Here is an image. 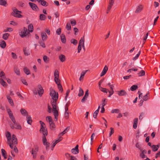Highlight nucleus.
I'll return each mask as SVG.
<instances>
[{
  "instance_id": "18",
  "label": "nucleus",
  "mask_w": 160,
  "mask_h": 160,
  "mask_svg": "<svg viewBox=\"0 0 160 160\" xmlns=\"http://www.w3.org/2000/svg\"><path fill=\"white\" fill-rule=\"evenodd\" d=\"M143 9V7L142 6V5H139L137 8V9L136 10V11H135V12L136 13H139Z\"/></svg>"
},
{
  "instance_id": "38",
  "label": "nucleus",
  "mask_w": 160,
  "mask_h": 160,
  "mask_svg": "<svg viewBox=\"0 0 160 160\" xmlns=\"http://www.w3.org/2000/svg\"><path fill=\"white\" fill-rule=\"evenodd\" d=\"M1 152L2 153V156L4 157V158L6 159L7 158V157L6 156V151L5 150L3 149H1Z\"/></svg>"
},
{
  "instance_id": "52",
  "label": "nucleus",
  "mask_w": 160,
  "mask_h": 160,
  "mask_svg": "<svg viewBox=\"0 0 160 160\" xmlns=\"http://www.w3.org/2000/svg\"><path fill=\"white\" fill-rule=\"evenodd\" d=\"M140 53H141V51H139L138 52V53L136 55V56L133 58V60H135L136 59H137L138 58L139 56L140 55Z\"/></svg>"
},
{
  "instance_id": "14",
  "label": "nucleus",
  "mask_w": 160,
  "mask_h": 160,
  "mask_svg": "<svg viewBox=\"0 0 160 160\" xmlns=\"http://www.w3.org/2000/svg\"><path fill=\"white\" fill-rule=\"evenodd\" d=\"M108 69V67L106 65L105 66L102 71L100 74V76L102 77L104 76L106 73Z\"/></svg>"
},
{
  "instance_id": "23",
  "label": "nucleus",
  "mask_w": 160,
  "mask_h": 160,
  "mask_svg": "<svg viewBox=\"0 0 160 160\" xmlns=\"http://www.w3.org/2000/svg\"><path fill=\"white\" fill-rule=\"evenodd\" d=\"M59 58L60 61L62 62H64L66 60L65 56L63 54L60 55L59 57Z\"/></svg>"
},
{
  "instance_id": "31",
  "label": "nucleus",
  "mask_w": 160,
  "mask_h": 160,
  "mask_svg": "<svg viewBox=\"0 0 160 160\" xmlns=\"http://www.w3.org/2000/svg\"><path fill=\"white\" fill-rule=\"evenodd\" d=\"M46 119L47 121L49 122V123L53 122L51 117L50 116H47L46 118Z\"/></svg>"
},
{
  "instance_id": "41",
  "label": "nucleus",
  "mask_w": 160,
  "mask_h": 160,
  "mask_svg": "<svg viewBox=\"0 0 160 160\" xmlns=\"http://www.w3.org/2000/svg\"><path fill=\"white\" fill-rule=\"evenodd\" d=\"M138 88V86L137 85H133L131 87L130 89L132 91H134L136 90Z\"/></svg>"
},
{
  "instance_id": "39",
  "label": "nucleus",
  "mask_w": 160,
  "mask_h": 160,
  "mask_svg": "<svg viewBox=\"0 0 160 160\" xmlns=\"http://www.w3.org/2000/svg\"><path fill=\"white\" fill-rule=\"evenodd\" d=\"M84 94V92L83 90L81 88H80L79 90V92L78 94V96L79 97H80L83 96Z\"/></svg>"
},
{
  "instance_id": "46",
  "label": "nucleus",
  "mask_w": 160,
  "mask_h": 160,
  "mask_svg": "<svg viewBox=\"0 0 160 160\" xmlns=\"http://www.w3.org/2000/svg\"><path fill=\"white\" fill-rule=\"evenodd\" d=\"M84 37L81 38L79 42V44L82 45L84 43Z\"/></svg>"
},
{
  "instance_id": "58",
  "label": "nucleus",
  "mask_w": 160,
  "mask_h": 160,
  "mask_svg": "<svg viewBox=\"0 0 160 160\" xmlns=\"http://www.w3.org/2000/svg\"><path fill=\"white\" fill-rule=\"evenodd\" d=\"M111 131L109 133V136L110 137L114 132V130L113 128H110Z\"/></svg>"
},
{
  "instance_id": "15",
  "label": "nucleus",
  "mask_w": 160,
  "mask_h": 160,
  "mask_svg": "<svg viewBox=\"0 0 160 160\" xmlns=\"http://www.w3.org/2000/svg\"><path fill=\"white\" fill-rule=\"evenodd\" d=\"M41 35L43 41L46 40L47 38L48 37L46 33L44 32H41Z\"/></svg>"
},
{
  "instance_id": "47",
  "label": "nucleus",
  "mask_w": 160,
  "mask_h": 160,
  "mask_svg": "<svg viewBox=\"0 0 160 160\" xmlns=\"http://www.w3.org/2000/svg\"><path fill=\"white\" fill-rule=\"evenodd\" d=\"M0 77L2 78L3 79H5L6 78V77L5 76V74L4 72L1 71V72H0Z\"/></svg>"
},
{
  "instance_id": "6",
  "label": "nucleus",
  "mask_w": 160,
  "mask_h": 160,
  "mask_svg": "<svg viewBox=\"0 0 160 160\" xmlns=\"http://www.w3.org/2000/svg\"><path fill=\"white\" fill-rule=\"evenodd\" d=\"M29 33V32L28 31L27 28L26 27L23 28V30H22L19 33L20 36L22 38L26 37Z\"/></svg>"
},
{
  "instance_id": "40",
  "label": "nucleus",
  "mask_w": 160,
  "mask_h": 160,
  "mask_svg": "<svg viewBox=\"0 0 160 160\" xmlns=\"http://www.w3.org/2000/svg\"><path fill=\"white\" fill-rule=\"evenodd\" d=\"M44 61L46 63L48 62L49 61V58L46 56H44L43 57Z\"/></svg>"
},
{
  "instance_id": "4",
  "label": "nucleus",
  "mask_w": 160,
  "mask_h": 160,
  "mask_svg": "<svg viewBox=\"0 0 160 160\" xmlns=\"http://www.w3.org/2000/svg\"><path fill=\"white\" fill-rule=\"evenodd\" d=\"M12 10L13 12L11 13V14L12 16L18 18H21L22 17V16L21 14L22 13L21 11L18 10L15 8H13Z\"/></svg>"
},
{
  "instance_id": "48",
  "label": "nucleus",
  "mask_w": 160,
  "mask_h": 160,
  "mask_svg": "<svg viewBox=\"0 0 160 160\" xmlns=\"http://www.w3.org/2000/svg\"><path fill=\"white\" fill-rule=\"evenodd\" d=\"M119 112H120V111L119 109H112L111 111V112L112 113H118Z\"/></svg>"
},
{
  "instance_id": "21",
  "label": "nucleus",
  "mask_w": 160,
  "mask_h": 160,
  "mask_svg": "<svg viewBox=\"0 0 160 160\" xmlns=\"http://www.w3.org/2000/svg\"><path fill=\"white\" fill-rule=\"evenodd\" d=\"M21 113L23 115L27 116L28 115V112L24 109L22 108L20 110Z\"/></svg>"
},
{
  "instance_id": "30",
  "label": "nucleus",
  "mask_w": 160,
  "mask_h": 160,
  "mask_svg": "<svg viewBox=\"0 0 160 160\" xmlns=\"http://www.w3.org/2000/svg\"><path fill=\"white\" fill-rule=\"evenodd\" d=\"M23 70L24 72L27 75H29L30 74V72L29 70L28 69L27 67H25L23 68Z\"/></svg>"
},
{
  "instance_id": "45",
  "label": "nucleus",
  "mask_w": 160,
  "mask_h": 160,
  "mask_svg": "<svg viewBox=\"0 0 160 160\" xmlns=\"http://www.w3.org/2000/svg\"><path fill=\"white\" fill-rule=\"evenodd\" d=\"M54 81L57 84L60 83V80L59 79V77L54 78Z\"/></svg>"
},
{
  "instance_id": "22",
  "label": "nucleus",
  "mask_w": 160,
  "mask_h": 160,
  "mask_svg": "<svg viewBox=\"0 0 160 160\" xmlns=\"http://www.w3.org/2000/svg\"><path fill=\"white\" fill-rule=\"evenodd\" d=\"M14 71L16 74L18 75H19L20 74L19 69L17 66H15L14 68Z\"/></svg>"
},
{
  "instance_id": "20",
  "label": "nucleus",
  "mask_w": 160,
  "mask_h": 160,
  "mask_svg": "<svg viewBox=\"0 0 160 160\" xmlns=\"http://www.w3.org/2000/svg\"><path fill=\"white\" fill-rule=\"evenodd\" d=\"M7 98L8 101L9 103L11 105V106H13L14 103L11 97L7 95Z\"/></svg>"
},
{
  "instance_id": "37",
  "label": "nucleus",
  "mask_w": 160,
  "mask_h": 160,
  "mask_svg": "<svg viewBox=\"0 0 160 160\" xmlns=\"http://www.w3.org/2000/svg\"><path fill=\"white\" fill-rule=\"evenodd\" d=\"M9 36V34L8 33H5L3 34L2 38L4 40H7Z\"/></svg>"
},
{
  "instance_id": "34",
  "label": "nucleus",
  "mask_w": 160,
  "mask_h": 160,
  "mask_svg": "<svg viewBox=\"0 0 160 160\" xmlns=\"http://www.w3.org/2000/svg\"><path fill=\"white\" fill-rule=\"evenodd\" d=\"M46 18V16L43 14H41L39 16V19L41 20H45Z\"/></svg>"
},
{
  "instance_id": "51",
  "label": "nucleus",
  "mask_w": 160,
  "mask_h": 160,
  "mask_svg": "<svg viewBox=\"0 0 160 160\" xmlns=\"http://www.w3.org/2000/svg\"><path fill=\"white\" fill-rule=\"evenodd\" d=\"M46 136H43L42 137V141L44 145H45V143H46V142H47V139L46 138Z\"/></svg>"
},
{
  "instance_id": "17",
  "label": "nucleus",
  "mask_w": 160,
  "mask_h": 160,
  "mask_svg": "<svg viewBox=\"0 0 160 160\" xmlns=\"http://www.w3.org/2000/svg\"><path fill=\"white\" fill-rule=\"evenodd\" d=\"M159 147V145H153L151 146V147L152 148V150L153 152H156V151H157L158 150Z\"/></svg>"
},
{
  "instance_id": "62",
  "label": "nucleus",
  "mask_w": 160,
  "mask_h": 160,
  "mask_svg": "<svg viewBox=\"0 0 160 160\" xmlns=\"http://www.w3.org/2000/svg\"><path fill=\"white\" fill-rule=\"evenodd\" d=\"M11 54H12V58H13L14 59H17V57L16 54L15 53H14L13 52H12Z\"/></svg>"
},
{
  "instance_id": "44",
  "label": "nucleus",
  "mask_w": 160,
  "mask_h": 160,
  "mask_svg": "<svg viewBox=\"0 0 160 160\" xmlns=\"http://www.w3.org/2000/svg\"><path fill=\"white\" fill-rule=\"evenodd\" d=\"M99 89L102 92L106 93H107L108 91V90L106 88H103L102 87H100Z\"/></svg>"
},
{
  "instance_id": "2",
  "label": "nucleus",
  "mask_w": 160,
  "mask_h": 160,
  "mask_svg": "<svg viewBox=\"0 0 160 160\" xmlns=\"http://www.w3.org/2000/svg\"><path fill=\"white\" fill-rule=\"evenodd\" d=\"M7 143L9 145L11 148L12 149L14 146H16L18 144V141L16 136L12 134V143L10 141L7 142Z\"/></svg>"
},
{
  "instance_id": "35",
  "label": "nucleus",
  "mask_w": 160,
  "mask_h": 160,
  "mask_svg": "<svg viewBox=\"0 0 160 160\" xmlns=\"http://www.w3.org/2000/svg\"><path fill=\"white\" fill-rule=\"evenodd\" d=\"M149 92L143 97V100L145 101L148 100L149 99Z\"/></svg>"
},
{
  "instance_id": "61",
  "label": "nucleus",
  "mask_w": 160,
  "mask_h": 160,
  "mask_svg": "<svg viewBox=\"0 0 160 160\" xmlns=\"http://www.w3.org/2000/svg\"><path fill=\"white\" fill-rule=\"evenodd\" d=\"M62 139V137H60L58 139L56 140L55 141H54V142L55 143H56V144H57L59 142L61 141Z\"/></svg>"
},
{
  "instance_id": "11",
  "label": "nucleus",
  "mask_w": 160,
  "mask_h": 160,
  "mask_svg": "<svg viewBox=\"0 0 160 160\" xmlns=\"http://www.w3.org/2000/svg\"><path fill=\"white\" fill-rule=\"evenodd\" d=\"M88 95H89L88 90H87L85 92V94L84 96L83 97V98L81 100V102H85V100H86V99L88 97Z\"/></svg>"
},
{
  "instance_id": "25",
  "label": "nucleus",
  "mask_w": 160,
  "mask_h": 160,
  "mask_svg": "<svg viewBox=\"0 0 160 160\" xmlns=\"http://www.w3.org/2000/svg\"><path fill=\"white\" fill-rule=\"evenodd\" d=\"M28 30L29 32H32L33 31V27L32 24H30L28 26Z\"/></svg>"
},
{
  "instance_id": "24",
  "label": "nucleus",
  "mask_w": 160,
  "mask_h": 160,
  "mask_svg": "<svg viewBox=\"0 0 160 160\" xmlns=\"http://www.w3.org/2000/svg\"><path fill=\"white\" fill-rule=\"evenodd\" d=\"M88 70H86L85 71H83L82 72L81 76L80 77V78H79V80L81 81L82 79L83 78V77L87 72L88 71Z\"/></svg>"
},
{
  "instance_id": "32",
  "label": "nucleus",
  "mask_w": 160,
  "mask_h": 160,
  "mask_svg": "<svg viewBox=\"0 0 160 160\" xmlns=\"http://www.w3.org/2000/svg\"><path fill=\"white\" fill-rule=\"evenodd\" d=\"M61 39L62 42L63 43H65L66 42V39L65 35L62 34L61 36Z\"/></svg>"
},
{
  "instance_id": "49",
  "label": "nucleus",
  "mask_w": 160,
  "mask_h": 160,
  "mask_svg": "<svg viewBox=\"0 0 160 160\" xmlns=\"http://www.w3.org/2000/svg\"><path fill=\"white\" fill-rule=\"evenodd\" d=\"M71 43H73L74 45H77L78 43V41L74 39H72L71 40Z\"/></svg>"
},
{
  "instance_id": "33",
  "label": "nucleus",
  "mask_w": 160,
  "mask_h": 160,
  "mask_svg": "<svg viewBox=\"0 0 160 160\" xmlns=\"http://www.w3.org/2000/svg\"><path fill=\"white\" fill-rule=\"evenodd\" d=\"M0 82L1 84L4 87H6L7 86V84L2 78L0 79Z\"/></svg>"
},
{
  "instance_id": "12",
  "label": "nucleus",
  "mask_w": 160,
  "mask_h": 160,
  "mask_svg": "<svg viewBox=\"0 0 160 160\" xmlns=\"http://www.w3.org/2000/svg\"><path fill=\"white\" fill-rule=\"evenodd\" d=\"M118 94L119 96H126L127 94V92L124 90H122L117 91Z\"/></svg>"
},
{
  "instance_id": "26",
  "label": "nucleus",
  "mask_w": 160,
  "mask_h": 160,
  "mask_svg": "<svg viewBox=\"0 0 160 160\" xmlns=\"http://www.w3.org/2000/svg\"><path fill=\"white\" fill-rule=\"evenodd\" d=\"M6 136L8 139L7 142L10 141L11 138L10 133L9 132H8Z\"/></svg>"
},
{
  "instance_id": "19",
  "label": "nucleus",
  "mask_w": 160,
  "mask_h": 160,
  "mask_svg": "<svg viewBox=\"0 0 160 160\" xmlns=\"http://www.w3.org/2000/svg\"><path fill=\"white\" fill-rule=\"evenodd\" d=\"M27 121L28 124L31 125L32 122V118L30 116H27Z\"/></svg>"
},
{
  "instance_id": "29",
  "label": "nucleus",
  "mask_w": 160,
  "mask_h": 160,
  "mask_svg": "<svg viewBox=\"0 0 160 160\" xmlns=\"http://www.w3.org/2000/svg\"><path fill=\"white\" fill-rule=\"evenodd\" d=\"M0 5L4 6H6L7 5L6 0H0Z\"/></svg>"
},
{
  "instance_id": "63",
  "label": "nucleus",
  "mask_w": 160,
  "mask_h": 160,
  "mask_svg": "<svg viewBox=\"0 0 160 160\" xmlns=\"http://www.w3.org/2000/svg\"><path fill=\"white\" fill-rule=\"evenodd\" d=\"M61 29L59 28L57 30L56 33L57 34L59 35H60L61 33Z\"/></svg>"
},
{
  "instance_id": "60",
  "label": "nucleus",
  "mask_w": 160,
  "mask_h": 160,
  "mask_svg": "<svg viewBox=\"0 0 160 160\" xmlns=\"http://www.w3.org/2000/svg\"><path fill=\"white\" fill-rule=\"evenodd\" d=\"M9 118L12 120L13 123H15L16 122V120L13 115L12 116L9 117Z\"/></svg>"
},
{
  "instance_id": "54",
  "label": "nucleus",
  "mask_w": 160,
  "mask_h": 160,
  "mask_svg": "<svg viewBox=\"0 0 160 160\" xmlns=\"http://www.w3.org/2000/svg\"><path fill=\"white\" fill-rule=\"evenodd\" d=\"M66 28L68 30H70L71 29V26L70 23H68L66 25Z\"/></svg>"
},
{
  "instance_id": "9",
  "label": "nucleus",
  "mask_w": 160,
  "mask_h": 160,
  "mask_svg": "<svg viewBox=\"0 0 160 160\" xmlns=\"http://www.w3.org/2000/svg\"><path fill=\"white\" fill-rule=\"evenodd\" d=\"M29 4L31 8L34 11H37L39 10L36 4L32 2H29Z\"/></svg>"
},
{
  "instance_id": "42",
  "label": "nucleus",
  "mask_w": 160,
  "mask_h": 160,
  "mask_svg": "<svg viewBox=\"0 0 160 160\" xmlns=\"http://www.w3.org/2000/svg\"><path fill=\"white\" fill-rule=\"evenodd\" d=\"M58 85V89L61 91V92H62L63 91V89L62 88V86L61 84L60 83H58V84H57Z\"/></svg>"
},
{
  "instance_id": "16",
  "label": "nucleus",
  "mask_w": 160,
  "mask_h": 160,
  "mask_svg": "<svg viewBox=\"0 0 160 160\" xmlns=\"http://www.w3.org/2000/svg\"><path fill=\"white\" fill-rule=\"evenodd\" d=\"M50 128L51 130H54L55 129V125L53 122V121L50 123H49Z\"/></svg>"
},
{
  "instance_id": "27",
  "label": "nucleus",
  "mask_w": 160,
  "mask_h": 160,
  "mask_svg": "<svg viewBox=\"0 0 160 160\" xmlns=\"http://www.w3.org/2000/svg\"><path fill=\"white\" fill-rule=\"evenodd\" d=\"M6 42L4 40H2L0 42V46L2 48H5L6 47Z\"/></svg>"
},
{
  "instance_id": "64",
  "label": "nucleus",
  "mask_w": 160,
  "mask_h": 160,
  "mask_svg": "<svg viewBox=\"0 0 160 160\" xmlns=\"http://www.w3.org/2000/svg\"><path fill=\"white\" fill-rule=\"evenodd\" d=\"M82 45L78 44V53L80 52L81 50L82 49Z\"/></svg>"
},
{
  "instance_id": "7",
  "label": "nucleus",
  "mask_w": 160,
  "mask_h": 160,
  "mask_svg": "<svg viewBox=\"0 0 160 160\" xmlns=\"http://www.w3.org/2000/svg\"><path fill=\"white\" fill-rule=\"evenodd\" d=\"M11 128L12 129H13L15 128L16 129L21 130L22 129L21 126L16 122L14 123V124H11L10 125Z\"/></svg>"
},
{
  "instance_id": "3",
  "label": "nucleus",
  "mask_w": 160,
  "mask_h": 160,
  "mask_svg": "<svg viewBox=\"0 0 160 160\" xmlns=\"http://www.w3.org/2000/svg\"><path fill=\"white\" fill-rule=\"evenodd\" d=\"M39 122L41 124V128L39 132L42 133L43 136H47L48 135V132L47 129L46 128L44 123L41 121H40Z\"/></svg>"
},
{
  "instance_id": "8",
  "label": "nucleus",
  "mask_w": 160,
  "mask_h": 160,
  "mask_svg": "<svg viewBox=\"0 0 160 160\" xmlns=\"http://www.w3.org/2000/svg\"><path fill=\"white\" fill-rule=\"evenodd\" d=\"M38 94L40 97H41L43 93L44 90L42 86L40 84L38 85Z\"/></svg>"
},
{
  "instance_id": "1",
  "label": "nucleus",
  "mask_w": 160,
  "mask_h": 160,
  "mask_svg": "<svg viewBox=\"0 0 160 160\" xmlns=\"http://www.w3.org/2000/svg\"><path fill=\"white\" fill-rule=\"evenodd\" d=\"M57 100H53V101L52 102V112L53 113L54 116L55 118L56 121L58 120V110H57V103L56 102Z\"/></svg>"
},
{
  "instance_id": "57",
  "label": "nucleus",
  "mask_w": 160,
  "mask_h": 160,
  "mask_svg": "<svg viewBox=\"0 0 160 160\" xmlns=\"http://www.w3.org/2000/svg\"><path fill=\"white\" fill-rule=\"evenodd\" d=\"M7 112H8V113L9 115V117L12 116L13 115V114L12 113V112L10 109H8L7 110Z\"/></svg>"
},
{
  "instance_id": "50",
  "label": "nucleus",
  "mask_w": 160,
  "mask_h": 160,
  "mask_svg": "<svg viewBox=\"0 0 160 160\" xmlns=\"http://www.w3.org/2000/svg\"><path fill=\"white\" fill-rule=\"evenodd\" d=\"M54 78L59 77V72L57 70H56L54 72Z\"/></svg>"
},
{
  "instance_id": "56",
  "label": "nucleus",
  "mask_w": 160,
  "mask_h": 160,
  "mask_svg": "<svg viewBox=\"0 0 160 160\" xmlns=\"http://www.w3.org/2000/svg\"><path fill=\"white\" fill-rule=\"evenodd\" d=\"M144 113L143 112H142L139 117V120L140 121H142L143 119V117L144 116Z\"/></svg>"
},
{
  "instance_id": "59",
  "label": "nucleus",
  "mask_w": 160,
  "mask_h": 160,
  "mask_svg": "<svg viewBox=\"0 0 160 160\" xmlns=\"http://www.w3.org/2000/svg\"><path fill=\"white\" fill-rule=\"evenodd\" d=\"M98 111H96L93 113V117L95 118H96L97 115L98 113L99 112H98Z\"/></svg>"
},
{
  "instance_id": "55",
  "label": "nucleus",
  "mask_w": 160,
  "mask_h": 160,
  "mask_svg": "<svg viewBox=\"0 0 160 160\" xmlns=\"http://www.w3.org/2000/svg\"><path fill=\"white\" fill-rule=\"evenodd\" d=\"M64 118L66 119H68L69 118L68 112H65L64 113Z\"/></svg>"
},
{
  "instance_id": "36",
  "label": "nucleus",
  "mask_w": 160,
  "mask_h": 160,
  "mask_svg": "<svg viewBox=\"0 0 160 160\" xmlns=\"http://www.w3.org/2000/svg\"><path fill=\"white\" fill-rule=\"evenodd\" d=\"M145 72L144 70H141L140 72L138 73V77L143 76L145 75Z\"/></svg>"
},
{
  "instance_id": "10",
  "label": "nucleus",
  "mask_w": 160,
  "mask_h": 160,
  "mask_svg": "<svg viewBox=\"0 0 160 160\" xmlns=\"http://www.w3.org/2000/svg\"><path fill=\"white\" fill-rule=\"evenodd\" d=\"M23 51L24 54L26 56H28L31 54V51L27 47H24L23 48Z\"/></svg>"
},
{
  "instance_id": "43",
  "label": "nucleus",
  "mask_w": 160,
  "mask_h": 160,
  "mask_svg": "<svg viewBox=\"0 0 160 160\" xmlns=\"http://www.w3.org/2000/svg\"><path fill=\"white\" fill-rule=\"evenodd\" d=\"M141 152L140 153V156L142 159H144L147 157L145 154L142 151H140Z\"/></svg>"
},
{
  "instance_id": "53",
  "label": "nucleus",
  "mask_w": 160,
  "mask_h": 160,
  "mask_svg": "<svg viewBox=\"0 0 160 160\" xmlns=\"http://www.w3.org/2000/svg\"><path fill=\"white\" fill-rule=\"evenodd\" d=\"M46 146V149L48 150L49 148L50 147V143L48 142H47L46 143H45V145Z\"/></svg>"
},
{
  "instance_id": "28",
  "label": "nucleus",
  "mask_w": 160,
  "mask_h": 160,
  "mask_svg": "<svg viewBox=\"0 0 160 160\" xmlns=\"http://www.w3.org/2000/svg\"><path fill=\"white\" fill-rule=\"evenodd\" d=\"M42 6H47L48 5V3L44 0H41L40 2Z\"/></svg>"
},
{
  "instance_id": "5",
  "label": "nucleus",
  "mask_w": 160,
  "mask_h": 160,
  "mask_svg": "<svg viewBox=\"0 0 160 160\" xmlns=\"http://www.w3.org/2000/svg\"><path fill=\"white\" fill-rule=\"evenodd\" d=\"M50 95L53 100H57L58 99V94L53 89L51 88Z\"/></svg>"
},
{
  "instance_id": "13",
  "label": "nucleus",
  "mask_w": 160,
  "mask_h": 160,
  "mask_svg": "<svg viewBox=\"0 0 160 160\" xmlns=\"http://www.w3.org/2000/svg\"><path fill=\"white\" fill-rule=\"evenodd\" d=\"M66 156L69 160H77V159L76 158L73 156L71 155L68 153H67L66 154Z\"/></svg>"
}]
</instances>
